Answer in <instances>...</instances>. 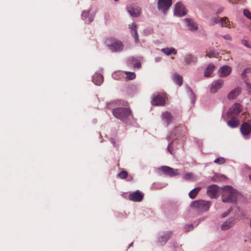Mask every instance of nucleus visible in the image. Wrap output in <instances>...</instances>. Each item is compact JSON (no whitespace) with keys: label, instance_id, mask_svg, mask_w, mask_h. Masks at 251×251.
Here are the masks:
<instances>
[{"label":"nucleus","instance_id":"1","mask_svg":"<svg viewBox=\"0 0 251 251\" xmlns=\"http://www.w3.org/2000/svg\"><path fill=\"white\" fill-rule=\"evenodd\" d=\"M239 194L229 186H224L223 188L222 201L224 202H235Z\"/></svg>","mask_w":251,"mask_h":251},{"label":"nucleus","instance_id":"2","mask_svg":"<svg viewBox=\"0 0 251 251\" xmlns=\"http://www.w3.org/2000/svg\"><path fill=\"white\" fill-rule=\"evenodd\" d=\"M113 115L124 123H127L129 117L131 116V112L129 108L126 107H118L113 109Z\"/></svg>","mask_w":251,"mask_h":251},{"label":"nucleus","instance_id":"3","mask_svg":"<svg viewBox=\"0 0 251 251\" xmlns=\"http://www.w3.org/2000/svg\"><path fill=\"white\" fill-rule=\"evenodd\" d=\"M105 43L112 52H120L124 49V45L119 40L113 38H107Z\"/></svg>","mask_w":251,"mask_h":251},{"label":"nucleus","instance_id":"4","mask_svg":"<svg viewBox=\"0 0 251 251\" xmlns=\"http://www.w3.org/2000/svg\"><path fill=\"white\" fill-rule=\"evenodd\" d=\"M192 207L196 208L199 211H207L210 205V202L200 200L193 201L191 204Z\"/></svg>","mask_w":251,"mask_h":251},{"label":"nucleus","instance_id":"5","mask_svg":"<svg viewBox=\"0 0 251 251\" xmlns=\"http://www.w3.org/2000/svg\"><path fill=\"white\" fill-rule=\"evenodd\" d=\"M212 24H220L222 26L227 27L229 28L231 27L232 23L230 22L226 17L224 18H218L215 17L211 19Z\"/></svg>","mask_w":251,"mask_h":251},{"label":"nucleus","instance_id":"6","mask_svg":"<svg viewBox=\"0 0 251 251\" xmlns=\"http://www.w3.org/2000/svg\"><path fill=\"white\" fill-rule=\"evenodd\" d=\"M172 4V0H158V8L165 14Z\"/></svg>","mask_w":251,"mask_h":251},{"label":"nucleus","instance_id":"7","mask_svg":"<svg viewBox=\"0 0 251 251\" xmlns=\"http://www.w3.org/2000/svg\"><path fill=\"white\" fill-rule=\"evenodd\" d=\"M219 187L216 185H212L207 187V194L211 199L218 197Z\"/></svg>","mask_w":251,"mask_h":251},{"label":"nucleus","instance_id":"8","mask_svg":"<svg viewBox=\"0 0 251 251\" xmlns=\"http://www.w3.org/2000/svg\"><path fill=\"white\" fill-rule=\"evenodd\" d=\"M166 176L170 177H173L176 176L178 175L177 170H175L174 169L171 168L169 166H163L160 169Z\"/></svg>","mask_w":251,"mask_h":251},{"label":"nucleus","instance_id":"9","mask_svg":"<svg viewBox=\"0 0 251 251\" xmlns=\"http://www.w3.org/2000/svg\"><path fill=\"white\" fill-rule=\"evenodd\" d=\"M186 13L187 12L184 6L180 2H177L175 6V15L178 16H183L185 15Z\"/></svg>","mask_w":251,"mask_h":251},{"label":"nucleus","instance_id":"10","mask_svg":"<svg viewBox=\"0 0 251 251\" xmlns=\"http://www.w3.org/2000/svg\"><path fill=\"white\" fill-rule=\"evenodd\" d=\"M165 98L160 95L154 96L152 100L151 104L153 105L161 106L164 105L165 103Z\"/></svg>","mask_w":251,"mask_h":251},{"label":"nucleus","instance_id":"11","mask_svg":"<svg viewBox=\"0 0 251 251\" xmlns=\"http://www.w3.org/2000/svg\"><path fill=\"white\" fill-rule=\"evenodd\" d=\"M143 194L139 190L130 194L129 195V200L133 201H141L143 199Z\"/></svg>","mask_w":251,"mask_h":251},{"label":"nucleus","instance_id":"12","mask_svg":"<svg viewBox=\"0 0 251 251\" xmlns=\"http://www.w3.org/2000/svg\"><path fill=\"white\" fill-rule=\"evenodd\" d=\"M224 84V81L222 79H218L214 81L211 86L210 91L212 93H215L218 91L219 89L222 88Z\"/></svg>","mask_w":251,"mask_h":251},{"label":"nucleus","instance_id":"13","mask_svg":"<svg viewBox=\"0 0 251 251\" xmlns=\"http://www.w3.org/2000/svg\"><path fill=\"white\" fill-rule=\"evenodd\" d=\"M127 11L130 15L133 17H137L139 16L141 13L140 8L135 6L127 7Z\"/></svg>","mask_w":251,"mask_h":251},{"label":"nucleus","instance_id":"14","mask_svg":"<svg viewBox=\"0 0 251 251\" xmlns=\"http://www.w3.org/2000/svg\"><path fill=\"white\" fill-rule=\"evenodd\" d=\"M242 111L241 105L239 103L234 104L229 109L228 114L230 115H237Z\"/></svg>","mask_w":251,"mask_h":251},{"label":"nucleus","instance_id":"15","mask_svg":"<svg viewBox=\"0 0 251 251\" xmlns=\"http://www.w3.org/2000/svg\"><path fill=\"white\" fill-rule=\"evenodd\" d=\"M231 72V68L228 66H224L219 70V75L221 77H225L228 75Z\"/></svg>","mask_w":251,"mask_h":251},{"label":"nucleus","instance_id":"16","mask_svg":"<svg viewBox=\"0 0 251 251\" xmlns=\"http://www.w3.org/2000/svg\"><path fill=\"white\" fill-rule=\"evenodd\" d=\"M184 60L185 64L186 65L195 64L198 61L197 57L192 54H186Z\"/></svg>","mask_w":251,"mask_h":251},{"label":"nucleus","instance_id":"17","mask_svg":"<svg viewBox=\"0 0 251 251\" xmlns=\"http://www.w3.org/2000/svg\"><path fill=\"white\" fill-rule=\"evenodd\" d=\"M240 130L242 134L247 135L251 132V126L247 122L244 123L241 126Z\"/></svg>","mask_w":251,"mask_h":251},{"label":"nucleus","instance_id":"18","mask_svg":"<svg viewBox=\"0 0 251 251\" xmlns=\"http://www.w3.org/2000/svg\"><path fill=\"white\" fill-rule=\"evenodd\" d=\"M235 223L234 218L231 217L225 222L221 226V228L223 230H227L232 227Z\"/></svg>","mask_w":251,"mask_h":251},{"label":"nucleus","instance_id":"19","mask_svg":"<svg viewBox=\"0 0 251 251\" xmlns=\"http://www.w3.org/2000/svg\"><path fill=\"white\" fill-rule=\"evenodd\" d=\"M239 124V119L234 116L232 117L231 119L227 122V125L231 128H236L238 126Z\"/></svg>","mask_w":251,"mask_h":251},{"label":"nucleus","instance_id":"20","mask_svg":"<svg viewBox=\"0 0 251 251\" xmlns=\"http://www.w3.org/2000/svg\"><path fill=\"white\" fill-rule=\"evenodd\" d=\"M241 93V89L240 87H236L231 91H230L228 95L227 98L229 100H233L236 98Z\"/></svg>","mask_w":251,"mask_h":251},{"label":"nucleus","instance_id":"21","mask_svg":"<svg viewBox=\"0 0 251 251\" xmlns=\"http://www.w3.org/2000/svg\"><path fill=\"white\" fill-rule=\"evenodd\" d=\"M103 81V76L100 74H96L93 77V81L97 85H100Z\"/></svg>","mask_w":251,"mask_h":251},{"label":"nucleus","instance_id":"22","mask_svg":"<svg viewBox=\"0 0 251 251\" xmlns=\"http://www.w3.org/2000/svg\"><path fill=\"white\" fill-rule=\"evenodd\" d=\"M185 21L187 23L189 28L191 31H196L198 29V25L190 19H185Z\"/></svg>","mask_w":251,"mask_h":251},{"label":"nucleus","instance_id":"23","mask_svg":"<svg viewBox=\"0 0 251 251\" xmlns=\"http://www.w3.org/2000/svg\"><path fill=\"white\" fill-rule=\"evenodd\" d=\"M162 119L167 123V125L170 124L173 119V116L172 114L168 111L163 112L162 114Z\"/></svg>","mask_w":251,"mask_h":251},{"label":"nucleus","instance_id":"24","mask_svg":"<svg viewBox=\"0 0 251 251\" xmlns=\"http://www.w3.org/2000/svg\"><path fill=\"white\" fill-rule=\"evenodd\" d=\"M172 235L171 231H168L166 232L163 236L160 237L159 242L161 244H164L170 238Z\"/></svg>","mask_w":251,"mask_h":251},{"label":"nucleus","instance_id":"25","mask_svg":"<svg viewBox=\"0 0 251 251\" xmlns=\"http://www.w3.org/2000/svg\"><path fill=\"white\" fill-rule=\"evenodd\" d=\"M137 25L133 23L131 25V32L136 42L138 41V35L137 31Z\"/></svg>","mask_w":251,"mask_h":251},{"label":"nucleus","instance_id":"26","mask_svg":"<svg viewBox=\"0 0 251 251\" xmlns=\"http://www.w3.org/2000/svg\"><path fill=\"white\" fill-rule=\"evenodd\" d=\"M215 66L214 65L209 64L204 71V76L206 77H209L210 75L214 71Z\"/></svg>","mask_w":251,"mask_h":251},{"label":"nucleus","instance_id":"27","mask_svg":"<svg viewBox=\"0 0 251 251\" xmlns=\"http://www.w3.org/2000/svg\"><path fill=\"white\" fill-rule=\"evenodd\" d=\"M161 51L164 54L169 55L171 54H176V50L174 48H164L161 50Z\"/></svg>","mask_w":251,"mask_h":251},{"label":"nucleus","instance_id":"28","mask_svg":"<svg viewBox=\"0 0 251 251\" xmlns=\"http://www.w3.org/2000/svg\"><path fill=\"white\" fill-rule=\"evenodd\" d=\"M201 189V187H198L192 190L189 194V197L192 199H195Z\"/></svg>","mask_w":251,"mask_h":251},{"label":"nucleus","instance_id":"29","mask_svg":"<svg viewBox=\"0 0 251 251\" xmlns=\"http://www.w3.org/2000/svg\"><path fill=\"white\" fill-rule=\"evenodd\" d=\"M174 81L179 86H181L182 83V77L178 74H175L173 76Z\"/></svg>","mask_w":251,"mask_h":251},{"label":"nucleus","instance_id":"30","mask_svg":"<svg viewBox=\"0 0 251 251\" xmlns=\"http://www.w3.org/2000/svg\"><path fill=\"white\" fill-rule=\"evenodd\" d=\"M89 11H84L81 14L82 18L84 20H86L87 18L88 19L89 23H91L93 21V18L91 17H89Z\"/></svg>","mask_w":251,"mask_h":251},{"label":"nucleus","instance_id":"31","mask_svg":"<svg viewBox=\"0 0 251 251\" xmlns=\"http://www.w3.org/2000/svg\"><path fill=\"white\" fill-rule=\"evenodd\" d=\"M125 73L126 75V78L128 80H132L135 78L136 75L134 73L126 72Z\"/></svg>","mask_w":251,"mask_h":251},{"label":"nucleus","instance_id":"32","mask_svg":"<svg viewBox=\"0 0 251 251\" xmlns=\"http://www.w3.org/2000/svg\"><path fill=\"white\" fill-rule=\"evenodd\" d=\"M214 162L216 164L222 165L226 162V159L224 157H220L215 159Z\"/></svg>","mask_w":251,"mask_h":251},{"label":"nucleus","instance_id":"33","mask_svg":"<svg viewBox=\"0 0 251 251\" xmlns=\"http://www.w3.org/2000/svg\"><path fill=\"white\" fill-rule=\"evenodd\" d=\"M183 178L186 180H195V179L193 178V174L191 173H188L185 174L183 176Z\"/></svg>","mask_w":251,"mask_h":251},{"label":"nucleus","instance_id":"34","mask_svg":"<svg viewBox=\"0 0 251 251\" xmlns=\"http://www.w3.org/2000/svg\"><path fill=\"white\" fill-rule=\"evenodd\" d=\"M206 56L208 57H210V58L212 57H216L217 55H218L217 53L215 52L212 50H209L208 51H206Z\"/></svg>","mask_w":251,"mask_h":251},{"label":"nucleus","instance_id":"35","mask_svg":"<svg viewBox=\"0 0 251 251\" xmlns=\"http://www.w3.org/2000/svg\"><path fill=\"white\" fill-rule=\"evenodd\" d=\"M128 175L127 172L125 170L120 172L118 176L121 179H125L127 177Z\"/></svg>","mask_w":251,"mask_h":251},{"label":"nucleus","instance_id":"36","mask_svg":"<svg viewBox=\"0 0 251 251\" xmlns=\"http://www.w3.org/2000/svg\"><path fill=\"white\" fill-rule=\"evenodd\" d=\"M243 14L245 16L251 20V12L248 9H244Z\"/></svg>","mask_w":251,"mask_h":251},{"label":"nucleus","instance_id":"37","mask_svg":"<svg viewBox=\"0 0 251 251\" xmlns=\"http://www.w3.org/2000/svg\"><path fill=\"white\" fill-rule=\"evenodd\" d=\"M250 71V69H245L244 72L242 73L241 74V77L243 78H244L246 77V73H249V72Z\"/></svg>","mask_w":251,"mask_h":251},{"label":"nucleus","instance_id":"38","mask_svg":"<svg viewBox=\"0 0 251 251\" xmlns=\"http://www.w3.org/2000/svg\"><path fill=\"white\" fill-rule=\"evenodd\" d=\"M247 90L249 93L251 94V83L246 82Z\"/></svg>","mask_w":251,"mask_h":251},{"label":"nucleus","instance_id":"39","mask_svg":"<svg viewBox=\"0 0 251 251\" xmlns=\"http://www.w3.org/2000/svg\"><path fill=\"white\" fill-rule=\"evenodd\" d=\"M224 39H226V40H229V41H231L232 40V38L231 37V36L229 35V34H226V35H225L224 36H222Z\"/></svg>","mask_w":251,"mask_h":251},{"label":"nucleus","instance_id":"40","mask_svg":"<svg viewBox=\"0 0 251 251\" xmlns=\"http://www.w3.org/2000/svg\"><path fill=\"white\" fill-rule=\"evenodd\" d=\"M168 151L170 152L171 154H173V148L172 147V143H170L168 145L167 147Z\"/></svg>","mask_w":251,"mask_h":251},{"label":"nucleus","instance_id":"41","mask_svg":"<svg viewBox=\"0 0 251 251\" xmlns=\"http://www.w3.org/2000/svg\"><path fill=\"white\" fill-rule=\"evenodd\" d=\"M193 226L192 225H188L186 226H185L186 230H187L188 231L191 230L192 229H193Z\"/></svg>","mask_w":251,"mask_h":251},{"label":"nucleus","instance_id":"42","mask_svg":"<svg viewBox=\"0 0 251 251\" xmlns=\"http://www.w3.org/2000/svg\"><path fill=\"white\" fill-rule=\"evenodd\" d=\"M230 211H231V209H228L226 212L222 214V217L223 218L226 217V216H227L229 214V213L230 212Z\"/></svg>","mask_w":251,"mask_h":251},{"label":"nucleus","instance_id":"43","mask_svg":"<svg viewBox=\"0 0 251 251\" xmlns=\"http://www.w3.org/2000/svg\"><path fill=\"white\" fill-rule=\"evenodd\" d=\"M134 68H139L141 67V63L139 62H136L134 65Z\"/></svg>","mask_w":251,"mask_h":251},{"label":"nucleus","instance_id":"44","mask_svg":"<svg viewBox=\"0 0 251 251\" xmlns=\"http://www.w3.org/2000/svg\"><path fill=\"white\" fill-rule=\"evenodd\" d=\"M111 142L113 144L114 146H116V141L114 139L111 138L110 139Z\"/></svg>","mask_w":251,"mask_h":251},{"label":"nucleus","instance_id":"45","mask_svg":"<svg viewBox=\"0 0 251 251\" xmlns=\"http://www.w3.org/2000/svg\"><path fill=\"white\" fill-rule=\"evenodd\" d=\"M242 43L243 44H244L245 46H246V47L249 48V46H248V44H247V41H246V40H244L242 41Z\"/></svg>","mask_w":251,"mask_h":251},{"label":"nucleus","instance_id":"46","mask_svg":"<svg viewBox=\"0 0 251 251\" xmlns=\"http://www.w3.org/2000/svg\"><path fill=\"white\" fill-rule=\"evenodd\" d=\"M161 58L160 57H156L155 58V61L156 62H159L161 60Z\"/></svg>","mask_w":251,"mask_h":251},{"label":"nucleus","instance_id":"47","mask_svg":"<svg viewBox=\"0 0 251 251\" xmlns=\"http://www.w3.org/2000/svg\"><path fill=\"white\" fill-rule=\"evenodd\" d=\"M223 11V9H219L217 12V14H219L221 12H222Z\"/></svg>","mask_w":251,"mask_h":251},{"label":"nucleus","instance_id":"48","mask_svg":"<svg viewBox=\"0 0 251 251\" xmlns=\"http://www.w3.org/2000/svg\"><path fill=\"white\" fill-rule=\"evenodd\" d=\"M249 178H250V180L251 181V175L249 176Z\"/></svg>","mask_w":251,"mask_h":251},{"label":"nucleus","instance_id":"49","mask_svg":"<svg viewBox=\"0 0 251 251\" xmlns=\"http://www.w3.org/2000/svg\"><path fill=\"white\" fill-rule=\"evenodd\" d=\"M212 180H213V181H216V179H215V178H212Z\"/></svg>","mask_w":251,"mask_h":251},{"label":"nucleus","instance_id":"50","mask_svg":"<svg viewBox=\"0 0 251 251\" xmlns=\"http://www.w3.org/2000/svg\"><path fill=\"white\" fill-rule=\"evenodd\" d=\"M114 0L116 1H117L118 0Z\"/></svg>","mask_w":251,"mask_h":251}]
</instances>
